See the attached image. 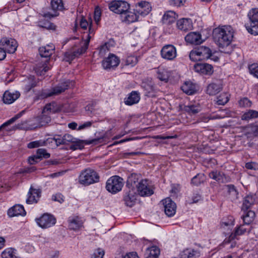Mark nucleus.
<instances>
[{"label":"nucleus","mask_w":258,"mask_h":258,"mask_svg":"<svg viewBox=\"0 0 258 258\" xmlns=\"http://www.w3.org/2000/svg\"><path fill=\"white\" fill-rule=\"evenodd\" d=\"M137 195L133 190H130L126 192L123 197V201L125 204L128 207H133L137 200Z\"/></svg>","instance_id":"nucleus-27"},{"label":"nucleus","mask_w":258,"mask_h":258,"mask_svg":"<svg viewBox=\"0 0 258 258\" xmlns=\"http://www.w3.org/2000/svg\"><path fill=\"white\" fill-rule=\"evenodd\" d=\"M72 142V144L70 146V149L72 150H76L78 149L81 150L84 147V142L75 138V141Z\"/></svg>","instance_id":"nucleus-47"},{"label":"nucleus","mask_w":258,"mask_h":258,"mask_svg":"<svg viewBox=\"0 0 258 258\" xmlns=\"http://www.w3.org/2000/svg\"><path fill=\"white\" fill-rule=\"evenodd\" d=\"M255 202V196L254 195H247L243 200L241 210L245 211V210H248Z\"/></svg>","instance_id":"nucleus-32"},{"label":"nucleus","mask_w":258,"mask_h":258,"mask_svg":"<svg viewBox=\"0 0 258 258\" xmlns=\"http://www.w3.org/2000/svg\"><path fill=\"white\" fill-rule=\"evenodd\" d=\"M182 110L189 114L195 115L201 110V107L199 103L194 104H190L187 105H184Z\"/></svg>","instance_id":"nucleus-33"},{"label":"nucleus","mask_w":258,"mask_h":258,"mask_svg":"<svg viewBox=\"0 0 258 258\" xmlns=\"http://www.w3.org/2000/svg\"><path fill=\"white\" fill-rule=\"evenodd\" d=\"M177 17V15L174 11H168L163 15L162 21L164 24H170L175 21Z\"/></svg>","instance_id":"nucleus-36"},{"label":"nucleus","mask_w":258,"mask_h":258,"mask_svg":"<svg viewBox=\"0 0 258 258\" xmlns=\"http://www.w3.org/2000/svg\"><path fill=\"white\" fill-rule=\"evenodd\" d=\"M162 58L167 60H173L177 56L176 47L171 44L164 45L160 51Z\"/></svg>","instance_id":"nucleus-12"},{"label":"nucleus","mask_w":258,"mask_h":258,"mask_svg":"<svg viewBox=\"0 0 258 258\" xmlns=\"http://www.w3.org/2000/svg\"><path fill=\"white\" fill-rule=\"evenodd\" d=\"M69 222L70 228L74 230L80 229L83 226V224L82 220L78 217L70 219Z\"/></svg>","instance_id":"nucleus-35"},{"label":"nucleus","mask_w":258,"mask_h":258,"mask_svg":"<svg viewBox=\"0 0 258 258\" xmlns=\"http://www.w3.org/2000/svg\"><path fill=\"white\" fill-rule=\"evenodd\" d=\"M243 212V214L241 216V218L243 220V223L247 224V226H250L255 217L254 212L249 209Z\"/></svg>","instance_id":"nucleus-29"},{"label":"nucleus","mask_w":258,"mask_h":258,"mask_svg":"<svg viewBox=\"0 0 258 258\" xmlns=\"http://www.w3.org/2000/svg\"><path fill=\"white\" fill-rule=\"evenodd\" d=\"M181 89L188 95H192L196 91L195 85L189 82H185L181 86Z\"/></svg>","instance_id":"nucleus-37"},{"label":"nucleus","mask_w":258,"mask_h":258,"mask_svg":"<svg viewBox=\"0 0 258 258\" xmlns=\"http://www.w3.org/2000/svg\"><path fill=\"white\" fill-rule=\"evenodd\" d=\"M8 214L10 217L24 216L26 215V212L23 206L16 205L8 210Z\"/></svg>","instance_id":"nucleus-28"},{"label":"nucleus","mask_w":258,"mask_h":258,"mask_svg":"<svg viewBox=\"0 0 258 258\" xmlns=\"http://www.w3.org/2000/svg\"><path fill=\"white\" fill-rule=\"evenodd\" d=\"M20 96V94L18 91L10 92L6 91L4 95L3 100L6 104H11L17 100Z\"/></svg>","instance_id":"nucleus-22"},{"label":"nucleus","mask_w":258,"mask_h":258,"mask_svg":"<svg viewBox=\"0 0 258 258\" xmlns=\"http://www.w3.org/2000/svg\"><path fill=\"white\" fill-rule=\"evenodd\" d=\"M228 95L226 93H223L217 97V104L220 105H224L229 101Z\"/></svg>","instance_id":"nucleus-48"},{"label":"nucleus","mask_w":258,"mask_h":258,"mask_svg":"<svg viewBox=\"0 0 258 258\" xmlns=\"http://www.w3.org/2000/svg\"><path fill=\"white\" fill-rule=\"evenodd\" d=\"M234 218L233 217L230 216L228 218V221H222L221 222L222 226H233L234 225Z\"/></svg>","instance_id":"nucleus-63"},{"label":"nucleus","mask_w":258,"mask_h":258,"mask_svg":"<svg viewBox=\"0 0 258 258\" xmlns=\"http://www.w3.org/2000/svg\"><path fill=\"white\" fill-rule=\"evenodd\" d=\"M37 126L42 125L45 126L48 123H49L51 121V117L49 114L43 113L42 112V114L41 115L37 116Z\"/></svg>","instance_id":"nucleus-38"},{"label":"nucleus","mask_w":258,"mask_h":258,"mask_svg":"<svg viewBox=\"0 0 258 258\" xmlns=\"http://www.w3.org/2000/svg\"><path fill=\"white\" fill-rule=\"evenodd\" d=\"M54 103L47 104L43 108V113L48 114L50 115L51 113H55L56 109L54 108Z\"/></svg>","instance_id":"nucleus-51"},{"label":"nucleus","mask_w":258,"mask_h":258,"mask_svg":"<svg viewBox=\"0 0 258 258\" xmlns=\"http://www.w3.org/2000/svg\"><path fill=\"white\" fill-rule=\"evenodd\" d=\"M212 55V51L208 47L201 46L190 51L189 58L192 61H200L209 58Z\"/></svg>","instance_id":"nucleus-4"},{"label":"nucleus","mask_w":258,"mask_h":258,"mask_svg":"<svg viewBox=\"0 0 258 258\" xmlns=\"http://www.w3.org/2000/svg\"><path fill=\"white\" fill-rule=\"evenodd\" d=\"M93 123V121H86L83 123V124L80 125L78 127V130L80 131L84 130L86 128L90 127Z\"/></svg>","instance_id":"nucleus-62"},{"label":"nucleus","mask_w":258,"mask_h":258,"mask_svg":"<svg viewBox=\"0 0 258 258\" xmlns=\"http://www.w3.org/2000/svg\"><path fill=\"white\" fill-rule=\"evenodd\" d=\"M52 200L54 201L58 202L60 204L62 203L64 201V197L61 194H56L53 195L52 197Z\"/></svg>","instance_id":"nucleus-57"},{"label":"nucleus","mask_w":258,"mask_h":258,"mask_svg":"<svg viewBox=\"0 0 258 258\" xmlns=\"http://www.w3.org/2000/svg\"><path fill=\"white\" fill-rule=\"evenodd\" d=\"M222 89L221 83H212L207 88V93L210 95H215L220 92Z\"/></svg>","instance_id":"nucleus-30"},{"label":"nucleus","mask_w":258,"mask_h":258,"mask_svg":"<svg viewBox=\"0 0 258 258\" xmlns=\"http://www.w3.org/2000/svg\"><path fill=\"white\" fill-rule=\"evenodd\" d=\"M24 90L26 92H29L31 89L37 85L39 79H37L33 76H30L26 78L24 81Z\"/></svg>","instance_id":"nucleus-24"},{"label":"nucleus","mask_w":258,"mask_h":258,"mask_svg":"<svg viewBox=\"0 0 258 258\" xmlns=\"http://www.w3.org/2000/svg\"><path fill=\"white\" fill-rule=\"evenodd\" d=\"M99 176L93 169L87 168L83 171L79 176V182L84 185H90L98 182Z\"/></svg>","instance_id":"nucleus-5"},{"label":"nucleus","mask_w":258,"mask_h":258,"mask_svg":"<svg viewBox=\"0 0 258 258\" xmlns=\"http://www.w3.org/2000/svg\"><path fill=\"white\" fill-rule=\"evenodd\" d=\"M29 121L25 120L24 121H22L20 123H18L16 125V127L18 129H23V130H29Z\"/></svg>","instance_id":"nucleus-58"},{"label":"nucleus","mask_w":258,"mask_h":258,"mask_svg":"<svg viewBox=\"0 0 258 258\" xmlns=\"http://www.w3.org/2000/svg\"><path fill=\"white\" fill-rule=\"evenodd\" d=\"M120 59L116 55L110 53L108 57L102 60V64L104 69H110L118 66Z\"/></svg>","instance_id":"nucleus-13"},{"label":"nucleus","mask_w":258,"mask_h":258,"mask_svg":"<svg viewBox=\"0 0 258 258\" xmlns=\"http://www.w3.org/2000/svg\"><path fill=\"white\" fill-rule=\"evenodd\" d=\"M101 15V13L100 10L97 8L95 9L94 11V18L96 23H98L100 21Z\"/></svg>","instance_id":"nucleus-64"},{"label":"nucleus","mask_w":258,"mask_h":258,"mask_svg":"<svg viewBox=\"0 0 258 258\" xmlns=\"http://www.w3.org/2000/svg\"><path fill=\"white\" fill-rule=\"evenodd\" d=\"M49 63V59L41 58L34 68L35 73L39 76L44 75L51 68Z\"/></svg>","instance_id":"nucleus-15"},{"label":"nucleus","mask_w":258,"mask_h":258,"mask_svg":"<svg viewBox=\"0 0 258 258\" xmlns=\"http://www.w3.org/2000/svg\"><path fill=\"white\" fill-rule=\"evenodd\" d=\"M36 221L39 227L45 229L54 225L56 220L52 215L45 213L40 218L36 219Z\"/></svg>","instance_id":"nucleus-9"},{"label":"nucleus","mask_w":258,"mask_h":258,"mask_svg":"<svg viewBox=\"0 0 258 258\" xmlns=\"http://www.w3.org/2000/svg\"><path fill=\"white\" fill-rule=\"evenodd\" d=\"M249 22L245 26L247 31L254 35H258V8H252L247 14Z\"/></svg>","instance_id":"nucleus-2"},{"label":"nucleus","mask_w":258,"mask_h":258,"mask_svg":"<svg viewBox=\"0 0 258 258\" xmlns=\"http://www.w3.org/2000/svg\"><path fill=\"white\" fill-rule=\"evenodd\" d=\"M196 72L207 75H212L213 73V66L209 63H197L194 66Z\"/></svg>","instance_id":"nucleus-18"},{"label":"nucleus","mask_w":258,"mask_h":258,"mask_svg":"<svg viewBox=\"0 0 258 258\" xmlns=\"http://www.w3.org/2000/svg\"><path fill=\"white\" fill-rule=\"evenodd\" d=\"M151 9V5L149 2L141 1L136 4L134 11L137 13L139 16H145L149 13Z\"/></svg>","instance_id":"nucleus-14"},{"label":"nucleus","mask_w":258,"mask_h":258,"mask_svg":"<svg viewBox=\"0 0 258 258\" xmlns=\"http://www.w3.org/2000/svg\"><path fill=\"white\" fill-rule=\"evenodd\" d=\"M250 73L258 79V64L254 63L248 67Z\"/></svg>","instance_id":"nucleus-53"},{"label":"nucleus","mask_w":258,"mask_h":258,"mask_svg":"<svg viewBox=\"0 0 258 258\" xmlns=\"http://www.w3.org/2000/svg\"><path fill=\"white\" fill-rule=\"evenodd\" d=\"M214 38L220 48L228 46L233 38V33L227 28H217L214 31Z\"/></svg>","instance_id":"nucleus-1"},{"label":"nucleus","mask_w":258,"mask_h":258,"mask_svg":"<svg viewBox=\"0 0 258 258\" xmlns=\"http://www.w3.org/2000/svg\"><path fill=\"white\" fill-rule=\"evenodd\" d=\"M140 178V175L136 173L131 174L128 177L127 180V183L130 184L131 185L137 184L136 183L139 182V180Z\"/></svg>","instance_id":"nucleus-50"},{"label":"nucleus","mask_w":258,"mask_h":258,"mask_svg":"<svg viewBox=\"0 0 258 258\" xmlns=\"http://www.w3.org/2000/svg\"><path fill=\"white\" fill-rule=\"evenodd\" d=\"M252 227L251 226H247V224L243 223V224H240L239 226L237 227L234 232L230 234L228 238V241L233 240L236 238L237 236L243 235L246 232L249 233Z\"/></svg>","instance_id":"nucleus-17"},{"label":"nucleus","mask_w":258,"mask_h":258,"mask_svg":"<svg viewBox=\"0 0 258 258\" xmlns=\"http://www.w3.org/2000/svg\"><path fill=\"white\" fill-rule=\"evenodd\" d=\"M2 258H21L17 254L16 250L13 248L5 249L1 254Z\"/></svg>","instance_id":"nucleus-39"},{"label":"nucleus","mask_w":258,"mask_h":258,"mask_svg":"<svg viewBox=\"0 0 258 258\" xmlns=\"http://www.w3.org/2000/svg\"><path fill=\"white\" fill-rule=\"evenodd\" d=\"M51 7L55 12L61 11L64 9V5L62 0H51Z\"/></svg>","instance_id":"nucleus-43"},{"label":"nucleus","mask_w":258,"mask_h":258,"mask_svg":"<svg viewBox=\"0 0 258 258\" xmlns=\"http://www.w3.org/2000/svg\"><path fill=\"white\" fill-rule=\"evenodd\" d=\"M205 177L204 174L199 173L195 176L191 180V184L195 186H199L205 181Z\"/></svg>","instance_id":"nucleus-44"},{"label":"nucleus","mask_w":258,"mask_h":258,"mask_svg":"<svg viewBox=\"0 0 258 258\" xmlns=\"http://www.w3.org/2000/svg\"><path fill=\"white\" fill-rule=\"evenodd\" d=\"M142 87L144 90L145 94L149 97H153L155 95V89L153 86L151 84L143 83Z\"/></svg>","instance_id":"nucleus-41"},{"label":"nucleus","mask_w":258,"mask_h":258,"mask_svg":"<svg viewBox=\"0 0 258 258\" xmlns=\"http://www.w3.org/2000/svg\"><path fill=\"white\" fill-rule=\"evenodd\" d=\"M146 254L147 255L146 258H158L160 250L157 246H153L147 249Z\"/></svg>","instance_id":"nucleus-40"},{"label":"nucleus","mask_w":258,"mask_h":258,"mask_svg":"<svg viewBox=\"0 0 258 258\" xmlns=\"http://www.w3.org/2000/svg\"><path fill=\"white\" fill-rule=\"evenodd\" d=\"M139 17L135 11L133 12L127 10L124 14H122L120 19L123 22L131 23L138 21Z\"/></svg>","instance_id":"nucleus-21"},{"label":"nucleus","mask_w":258,"mask_h":258,"mask_svg":"<svg viewBox=\"0 0 258 258\" xmlns=\"http://www.w3.org/2000/svg\"><path fill=\"white\" fill-rule=\"evenodd\" d=\"M37 116L34 117L33 119H32L31 120L29 121V129L30 130L35 129L36 128H39L42 127V125H38L36 124H37Z\"/></svg>","instance_id":"nucleus-56"},{"label":"nucleus","mask_w":258,"mask_h":258,"mask_svg":"<svg viewBox=\"0 0 258 258\" xmlns=\"http://www.w3.org/2000/svg\"><path fill=\"white\" fill-rule=\"evenodd\" d=\"M162 203L166 215L168 217L174 216L176 210V204L169 198L162 200Z\"/></svg>","instance_id":"nucleus-16"},{"label":"nucleus","mask_w":258,"mask_h":258,"mask_svg":"<svg viewBox=\"0 0 258 258\" xmlns=\"http://www.w3.org/2000/svg\"><path fill=\"white\" fill-rule=\"evenodd\" d=\"M185 40L189 43L197 45L200 44L203 42L201 34L197 32L189 33L185 37Z\"/></svg>","instance_id":"nucleus-20"},{"label":"nucleus","mask_w":258,"mask_h":258,"mask_svg":"<svg viewBox=\"0 0 258 258\" xmlns=\"http://www.w3.org/2000/svg\"><path fill=\"white\" fill-rule=\"evenodd\" d=\"M123 185V179L115 175L111 177L107 180L106 188L109 192L116 194L121 190Z\"/></svg>","instance_id":"nucleus-6"},{"label":"nucleus","mask_w":258,"mask_h":258,"mask_svg":"<svg viewBox=\"0 0 258 258\" xmlns=\"http://www.w3.org/2000/svg\"><path fill=\"white\" fill-rule=\"evenodd\" d=\"M25 111L22 110L20 112L18 113L16 115H15L14 117L8 120L7 121L3 123L0 126V131L5 127L6 126L10 125L11 124L14 122L18 118H20L23 114L24 113Z\"/></svg>","instance_id":"nucleus-45"},{"label":"nucleus","mask_w":258,"mask_h":258,"mask_svg":"<svg viewBox=\"0 0 258 258\" xmlns=\"http://www.w3.org/2000/svg\"><path fill=\"white\" fill-rule=\"evenodd\" d=\"M36 154L37 155V158L41 159L44 158H48L50 157V154L46 152L44 149H38L37 150Z\"/></svg>","instance_id":"nucleus-52"},{"label":"nucleus","mask_w":258,"mask_h":258,"mask_svg":"<svg viewBox=\"0 0 258 258\" xmlns=\"http://www.w3.org/2000/svg\"><path fill=\"white\" fill-rule=\"evenodd\" d=\"M209 177L219 183H226L229 181V178L218 170L212 171L209 173Z\"/></svg>","instance_id":"nucleus-23"},{"label":"nucleus","mask_w":258,"mask_h":258,"mask_svg":"<svg viewBox=\"0 0 258 258\" xmlns=\"http://www.w3.org/2000/svg\"><path fill=\"white\" fill-rule=\"evenodd\" d=\"M140 100V96L139 93L137 91H132L124 101V103L126 105H132L137 103Z\"/></svg>","instance_id":"nucleus-34"},{"label":"nucleus","mask_w":258,"mask_h":258,"mask_svg":"<svg viewBox=\"0 0 258 258\" xmlns=\"http://www.w3.org/2000/svg\"><path fill=\"white\" fill-rule=\"evenodd\" d=\"M123 62L125 66L134 67L138 62V58L137 56H135L134 55H128L123 60Z\"/></svg>","instance_id":"nucleus-46"},{"label":"nucleus","mask_w":258,"mask_h":258,"mask_svg":"<svg viewBox=\"0 0 258 258\" xmlns=\"http://www.w3.org/2000/svg\"><path fill=\"white\" fill-rule=\"evenodd\" d=\"M70 83L68 81L59 84L51 90H43L36 96V100L43 99L55 95H58L68 89Z\"/></svg>","instance_id":"nucleus-3"},{"label":"nucleus","mask_w":258,"mask_h":258,"mask_svg":"<svg viewBox=\"0 0 258 258\" xmlns=\"http://www.w3.org/2000/svg\"><path fill=\"white\" fill-rule=\"evenodd\" d=\"M0 46L5 50L6 53H13L17 50L18 43L14 39L3 37L0 40Z\"/></svg>","instance_id":"nucleus-11"},{"label":"nucleus","mask_w":258,"mask_h":258,"mask_svg":"<svg viewBox=\"0 0 258 258\" xmlns=\"http://www.w3.org/2000/svg\"><path fill=\"white\" fill-rule=\"evenodd\" d=\"M200 255L198 250L192 248H186L180 253L181 258H198Z\"/></svg>","instance_id":"nucleus-31"},{"label":"nucleus","mask_w":258,"mask_h":258,"mask_svg":"<svg viewBox=\"0 0 258 258\" xmlns=\"http://www.w3.org/2000/svg\"><path fill=\"white\" fill-rule=\"evenodd\" d=\"M88 47V42H82L80 44V47L77 49L73 48L71 51L66 52L64 55L63 59L71 63V62L76 57L84 53Z\"/></svg>","instance_id":"nucleus-8"},{"label":"nucleus","mask_w":258,"mask_h":258,"mask_svg":"<svg viewBox=\"0 0 258 258\" xmlns=\"http://www.w3.org/2000/svg\"><path fill=\"white\" fill-rule=\"evenodd\" d=\"M138 194L141 197H149L154 194V187L149 180H141L136 185Z\"/></svg>","instance_id":"nucleus-7"},{"label":"nucleus","mask_w":258,"mask_h":258,"mask_svg":"<svg viewBox=\"0 0 258 258\" xmlns=\"http://www.w3.org/2000/svg\"><path fill=\"white\" fill-rule=\"evenodd\" d=\"M238 103L239 106L242 107H249L251 105V102L246 97L241 99Z\"/></svg>","instance_id":"nucleus-55"},{"label":"nucleus","mask_w":258,"mask_h":258,"mask_svg":"<svg viewBox=\"0 0 258 258\" xmlns=\"http://www.w3.org/2000/svg\"><path fill=\"white\" fill-rule=\"evenodd\" d=\"M54 50V47L52 44L40 47L39 52L41 57V58L49 59V57L53 53Z\"/></svg>","instance_id":"nucleus-26"},{"label":"nucleus","mask_w":258,"mask_h":258,"mask_svg":"<svg viewBox=\"0 0 258 258\" xmlns=\"http://www.w3.org/2000/svg\"><path fill=\"white\" fill-rule=\"evenodd\" d=\"M41 191L39 189L30 187L28 193V198L26 203L28 204L37 203L41 196Z\"/></svg>","instance_id":"nucleus-19"},{"label":"nucleus","mask_w":258,"mask_h":258,"mask_svg":"<svg viewBox=\"0 0 258 258\" xmlns=\"http://www.w3.org/2000/svg\"><path fill=\"white\" fill-rule=\"evenodd\" d=\"M185 0H170L169 4L171 6L180 7L183 5Z\"/></svg>","instance_id":"nucleus-61"},{"label":"nucleus","mask_w":258,"mask_h":258,"mask_svg":"<svg viewBox=\"0 0 258 258\" xmlns=\"http://www.w3.org/2000/svg\"><path fill=\"white\" fill-rule=\"evenodd\" d=\"M53 140L55 141L57 146L60 145H64L63 137L60 135H55Z\"/></svg>","instance_id":"nucleus-60"},{"label":"nucleus","mask_w":258,"mask_h":258,"mask_svg":"<svg viewBox=\"0 0 258 258\" xmlns=\"http://www.w3.org/2000/svg\"><path fill=\"white\" fill-rule=\"evenodd\" d=\"M157 77L161 81L167 82L168 80V74L164 69H159L157 72Z\"/></svg>","instance_id":"nucleus-49"},{"label":"nucleus","mask_w":258,"mask_h":258,"mask_svg":"<svg viewBox=\"0 0 258 258\" xmlns=\"http://www.w3.org/2000/svg\"><path fill=\"white\" fill-rule=\"evenodd\" d=\"M104 254L105 251L103 249L98 248L94 250L91 255V258H103Z\"/></svg>","instance_id":"nucleus-54"},{"label":"nucleus","mask_w":258,"mask_h":258,"mask_svg":"<svg viewBox=\"0 0 258 258\" xmlns=\"http://www.w3.org/2000/svg\"><path fill=\"white\" fill-rule=\"evenodd\" d=\"M258 117V111L254 110H249L245 112L242 116L241 119L249 120Z\"/></svg>","instance_id":"nucleus-42"},{"label":"nucleus","mask_w":258,"mask_h":258,"mask_svg":"<svg viewBox=\"0 0 258 258\" xmlns=\"http://www.w3.org/2000/svg\"><path fill=\"white\" fill-rule=\"evenodd\" d=\"M62 137L64 145L68 144L69 143H72V142H74V141H75V138L70 134H65Z\"/></svg>","instance_id":"nucleus-59"},{"label":"nucleus","mask_w":258,"mask_h":258,"mask_svg":"<svg viewBox=\"0 0 258 258\" xmlns=\"http://www.w3.org/2000/svg\"><path fill=\"white\" fill-rule=\"evenodd\" d=\"M109 9L114 13L119 14L121 17L122 14L129 10L130 5L125 1H113L109 4Z\"/></svg>","instance_id":"nucleus-10"},{"label":"nucleus","mask_w":258,"mask_h":258,"mask_svg":"<svg viewBox=\"0 0 258 258\" xmlns=\"http://www.w3.org/2000/svg\"><path fill=\"white\" fill-rule=\"evenodd\" d=\"M176 25L179 30L187 31L192 27L191 20L190 19L182 18L177 21Z\"/></svg>","instance_id":"nucleus-25"}]
</instances>
